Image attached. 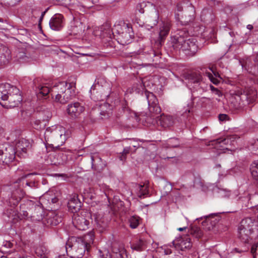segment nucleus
<instances>
[{
  "mask_svg": "<svg viewBox=\"0 0 258 258\" xmlns=\"http://www.w3.org/2000/svg\"><path fill=\"white\" fill-rule=\"evenodd\" d=\"M94 235L89 233L83 237H74L72 245L67 243L66 250L70 253L71 258H82L86 250H88L90 245L93 243Z\"/></svg>",
  "mask_w": 258,
  "mask_h": 258,
  "instance_id": "1",
  "label": "nucleus"
},
{
  "mask_svg": "<svg viewBox=\"0 0 258 258\" xmlns=\"http://www.w3.org/2000/svg\"><path fill=\"white\" fill-rule=\"evenodd\" d=\"M76 82H61L51 89V95L55 96V101L64 104L75 96Z\"/></svg>",
  "mask_w": 258,
  "mask_h": 258,
  "instance_id": "2",
  "label": "nucleus"
},
{
  "mask_svg": "<svg viewBox=\"0 0 258 258\" xmlns=\"http://www.w3.org/2000/svg\"><path fill=\"white\" fill-rule=\"evenodd\" d=\"M66 129L62 126H52L46 129L44 133L45 141L53 148H57L62 146L68 136Z\"/></svg>",
  "mask_w": 258,
  "mask_h": 258,
  "instance_id": "3",
  "label": "nucleus"
},
{
  "mask_svg": "<svg viewBox=\"0 0 258 258\" xmlns=\"http://www.w3.org/2000/svg\"><path fill=\"white\" fill-rule=\"evenodd\" d=\"M257 226V222L251 218L243 219L238 229V236L243 243H248L251 239V235Z\"/></svg>",
  "mask_w": 258,
  "mask_h": 258,
  "instance_id": "4",
  "label": "nucleus"
},
{
  "mask_svg": "<svg viewBox=\"0 0 258 258\" xmlns=\"http://www.w3.org/2000/svg\"><path fill=\"white\" fill-rule=\"evenodd\" d=\"M173 46L183 51H189L188 54H194L198 49V46L193 38L185 40L179 37L176 39V42Z\"/></svg>",
  "mask_w": 258,
  "mask_h": 258,
  "instance_id": "5",
  "label": "nucleus"
},
{
  "mask_svg": "<svg viewBox=\"0 0 258 258\" xmlns=\"http://www.w3.org/2000/svg\"><path fill=\"white\" fill-rule=\"evenodd\" d=\"M15 155V149L11 146L0 149V164L9 165L14 161Z\"/></svg>",
  "mask_w": 258,
  "mask_h": 258,
  "instance_id": "6",
  "label": "nucleus"
},
{
  "mask_svg": "<svg viewBox=\"0 0 258 258\" xmlns=\"http://www.w3.org/2000/svg\"><path fill=\"white\" fill-rule=\"evenodd\" d=\"M145 94L148 100L150 112L155 114H159L161 111V109L158 104V101L155 95L149 91H145Z\"/></svg>",
  "mask_w": 258,
  "mask_h": 258,
  "instance_id": "7",
  "label": "nucleus"
},
{
  "mask_svg": "<svg viewBox=\"0 0 258 258\" xmlns=\"http://www.w3.org/2000/svg\"><path fill=\"white\" fill-rule=\"evenodd\" d=\"M85 108L79 102H76L70 103L68 105L67 111L69 116L72 118H76L84 111Z\"/></svg>",
  "mask_w": 258,
  "mask_h": 258,
  "instance_id": "8",
  "label": "nucleus"
},
{
  "mask_svg": "<svg viewBox=\"0 0 258 258\" xmlns=\"http://www.w3.org/2000/svg\"><path fill=\"white\" fill-rule=\"evenodd\" d=\"M22 100V97L20 94L19 90L16 87L12 88L11 93L9 94L8 99V104L7 106L10 107H14L18 106Z\"/></svg>",
  "mask_w": 258,
  "mask_h": 258,
  "instance_id": "9",
  "label": "nucleus"
},
{
  "mask_svg": "<svg viewBox=\"0 0 258 258\" xmlns=\"http://www.w3.org/2000/svg\"><path fill=\"white\" fill-rule=\"evenodd\" d=\"M48 160H49L50 164L59 166L66 163L67 157L66 154L62 152H59V153L53 152L49 154L48 158Z\"/></svg>",
  "mask_w": 258,
  "mask_h": 258,
  "instance_id": "10",
  "label": "nucleus"
},
{
  "mask_svg": "<svg viewBox=\"0 0 258 258\" xmlns=\"http://www.w3.org/2000/svg\"><path fill=\"white\" fill-rule=\"evenodd\" d=\"M91 216L92 220L95 222L97 228L100 232H102L107 229L108 221L102 213H94Z\"/></svg>",
  "mask_w": 258,
  "mask_h": 258,
  "instance_id": "11",
  "label": "nucleus"
},
{
  "mask_svg": "<svg viewBox=\"0 0 258 258\" xmlns=\"http://www.w3.org/2000/svg\"><path fill=\"white\" fill-rule=\"evenodd\" d=\"M89 221L83 215L74 214L73 217V224L80 230H85L88 228Z\"/></svg>",
  "mask_w": 258,
  "mask_h": 258,
  "instance_id": "12",
  "label": "nucleus"
},
{
  "mask_svg": "<svg viewBox=\"0 0 258 258\" xmlns=\"http://www.w3.org/2000/svg\"><path fill=\"white\" fill-rule=\"evenodd\" d=\"M173 245L177 249L183 250L191 247L190 239L188 236L180 237L173 240L172 242Z\"/></svg>",
  "mask_w": 258,
  "mask_h": 258,
  "instance_id": "13",
  "label": "nucleus"
},
{
  "mask_svg": "<svg viewBox=\"0 0 258 258\" xmlns=\"http://www.w3.org/2000/svg\"><path fill=\"white\" fill-rule=\"evenodd\" d=\"M63 25L64 18L61 14H56L50 20L49 26L53 30L58 31L63 27Z\"/></svg>",
  "mask_w": 258,
  "mask_h": 258,
  "instance_id": "14",
  "label": "nucleus"
},
{
  "mask_svg": "<svg viewBox=\"0 0 258 258\" xmlns=\"http://www.w3.org/2000/svg\"><path fill=\"white\" fill-rule=\"evenodd\" d=\"M31 148V144L29 140L21 138L19 139L16 143V150L17 152L23 155L26 154L27 151Z\"/></svg>",
  "mask_w": 258,
  "mask_h": 258,
  "instance_id": "15",
  "label": "nucleus"
},
{
  "mask_svg": "<svg viewBox=\"0 0 258 258\" xmlns=\"http://www.w3.org/2000/svg\"><path fill=\"white\" fill-rule=\"evenodd\" d=\"M92 168L97 172L101 171L105 166L98 153H92L91 155Z\"/></svg>",
  "mask_w": 258,
  "mask_h": 258,
  "instance_id": "16",
  "label": "nucleus"
},
{
  "mask_svg": "<svg viewBox=\"0 0 258 258\" xmlns=\"http://www.w3.org/2000/svg\"><path fill=\"white\" fill-rule=\"evenodd\" d=\"M157 123L163 128H168L171 126L174 123L173 118L172 116L162 114L159 117H157Z\"/></svg>",
  "mask_w": 258,
  "mask_h": 258,
  "instance_id": "17",
  "label": "nucleus"
},
{
  "mask_svg": "<svg viewBox=\"0 0 258 258\" xmlns=\"http://www.w3.org/2000/svg\"><path fill=\"white\" fill-rule=\"evenodd\" d=\"M171 27V22L168 20L162 22L159 28V39L160 42L168 35Z\"/></svg>",
  "mask_w": 258,
  "mask_h": 258,
  "instance_id": "18",
  "label": "nucleus"
},
{
  "mask_svg": "<svg viewBox=\"0 0 258 258\" xmlns=\"http://www.w3.org/2000/svg\"><path fill=\"white\" fill-rule=\"evenodd\" d=\"M10 58V50L7 47L0 44V65L8 63Z\"/></svg>",
  "mask_w": 258,
  "mask_h": 258,
  "instance_id": "19",
  "label": "nucleus"
},
{
  "mask_svg": "<svg viewBox=\"0 0 258 258\" xmlns=\"http://www.w3.org/2000/svg\"><path fill=\"white\" fill-rule=\"evenodd\" d=\"M13 86L8 83L0 84V103L1 101H6L8 99L9 94L11 93Z\"/></svg>",
  "mask_w": 258,
  "mask_h": 258,
  "instance_id": "20",
  "label": "nucleus"
},
{
  "mask_svg": "<svg viewBox=\"0 0 258 258\" xmlns=\"http://www.w3.org/2000/svg\"><path fill=\"white\" fill-rule=\"evenodd\" d=\"M134 36V32L132 27L130 26L127 29L124 31L122 33L119 35V39L121 42L124 44H129L131 42Z\"/></svg>",
  "mask_w": 258,
  "mask_h": 258,
  "instance_id": "21",
  "label": "nucleus"
},
{
  "mask_svg": "<svg viewBox=\"0 0 258 258\" xmlns=\"http://www.w3.org/2000/svg\"><path fill=\"white\" fill-rule=\"evenodd\" d=\"M101 90L102 88L99 85H93L90 90L92 99L95 101L102 100L103 96Z\"/></svg>",
  "mask_w": 258,
  "mask_h": 258,
  "instance_id": "22",
  "label": "nucleus"
},
{
  "mask_svg": "<svg viewBox=\"0 0 258 258\" xmlns=\"http://www.w3.org/2000/svg\"><path fill=\"white\" fill-rule=\"evenodd\" d=\"M84 27L80 20H74L72 22L71 31L74 35H78L82 33L84 31Z\"/></svg>",
  "mask_w": 258,
  "mask_h": 258,
  "instance_id": "23",
  "label": "nucleus"
},
{
  "mask_svg": "<svg viewBox=\"0 0 258 258\" xmlns=\"http://www.w3.org/2000/svg\"><path fill=\"white\" fill-rule=\"evenodd\" d=\"M185 79L188 80L189 82L194 84L201 85V83L203 82V78L201 75L196 72L186 74Z\"/></svg>",
  "mask_w": 258,
  "mask_h": 258,
  "instance_id": "24",
  "label": "nucleus"
},
{
  "mask_svg": "<svg viewBox=\"0 0 258 258\" xmlns=\"http://www.w3.org/2000/svg\"><path fill=\"white\" fill-rule=\"evenodd\" d=\"M69 210L75 214L81 208V202L77 198H71L68 203Z\"/></svg>",
  "mask_w": 258,
  "mask_h": 258,
  "instance_id": "25",
  "label": "nucleus"
},
{
  "mask_svg": "<svg viewBox=\"0 0 258 258\" xmlns=\"http://www.w3.org/2000/svg\"><path fill=\"white\" fill-rule=\"evenodd\" d=\"M130 26V24L125 23L124 22H120L117 24H115L112 28L113 33H116L119 36L123 33V32L127 29V28Z\"/></svg>",
  "mask_w": 258,
  "mask_h": 258,
  "instance_id": "26",
  "label": "nucleus"
},
{
  "mask_svg": "<svg viewBox=\"0 0 258 258\" xmlns=\"http://www.w3.org/2000/svg\"><path fill=\"white\" fill-rule=\"evenodd\" d=\"M145 246V241L141 238L135 240L131 245V248L137 251L144 250Z\"/></svg>",
  "mask_w": 258,
  "mask_h": 258,
  "instance_id": "27",
  "label": "nucleus"
},
{
  "mask_svg": "<svg viewBox=\"0 0 258 258\" xmlns=\"http://www.w3.org/2000/svg\"><path fill=\"white\" fill-rule=\"evenodd\" d=\"M141 218L137 215H133L128 217V223L132 229L137 228L141 222Z\"/></svg>",
  "mask_w": 258,
  "mask_h": 258,
  "instance_id": "28",
  "label": "nucleus"
},
{
  "mask_svg": "<svg viewBox=\"0 0 258 258\" xmlns=\"http://www.w3.org/2000/svg\"><path fill=\"white\" fill-rule=\"evenodd\" d=\"M36 256L40 258H48L47 249L45 247L40 245L35 249Z\"/></svg>",
  "mask_w": 258,
  "mask_h": 258,
  "instance_id": "29",
  "label": "nucleus"
},
{
  "mask_svg": "<svg viewBox=\"0 0 258 258\" xmlns=\"http://www.w3.org/2000/svg\"><path fill=\"white\" fill-rule=\"evenodd\" d=\"M137 190H138V195L140 198H144L145 196L148 195L149 189L147 186L144 185L138 184Z\"/></svg>",
  "mask_w": 258,
  "mask_h": 258,
  "instance_id": "30",
  "label": "nucleus"
},
{
  "mask_svg": "<svg viewBox=\"0 0 258 258\" xmlns=\"http://www.w3.org/2000/svg\"><path fill=\"white\" fill-rule=\"evenodd\" d=\"M19 190H17L13 192L12 197L9 199L10 203H13L14 205H16L21 201L22 198L24 196V193L21 191V194L17 196V194L19 192Z\"/></svg>",
  "mask_w": 258,
  "mask_h": 258,
  "instance_id": "31",
  "label": "nucleus"
},
{
  "mask_svg": "<svg viewBox=\"0 0 258 258\" xmlns=\"http://www.w3.org/2000/svg\"><path fill=\"white\" fill-rule=\"evenodd\" d=\"M38 88L37 97L38 98L46 96L50 92L49 88L46 85H40Z\"/></svg>",
  "mask_w": 258,
  "mask_h": 258,
  "instance_id": "32",
  "label": "nucleus"
},
{
  "mask_svg": "<svg viewBox=\"0 0 258 258\" xmlns=\"http://www.w3.org/2000/svg\"><path fill=\"white\" fill-rule=\"evenodd\" d=\"M112 251L115 254L116 258H127L126 251L123 247L118 249H112Z\"/></svg>",
  "mask_w": 258,
  "mask_h": 258,
  "instance_id": "33",
  "label": "nucleus"
},
{
  "mask_svg": "<svg viewBox=\"0 0 258 258\" xmlns=\"http://www.w3.org/2000/svg\"><path fill=\"white\" fill-rule=\"evenodd\" d=\"M250 170L252 177L258 181V161H254L251 164Z\"/></svg>",
  "mask_w": 258,
  "mask_h": 258,
  "instance_id": "34",
  "label": "nucleus"
},
{
  "mask_svg": "<svg viewBox=\"0 0 258 258\" xmlns=\"http://www.w3.org/2000/svg\"><path fill=\"white\" fill-rule=\"evenodd\" d=\"M18 61L20 63L28 62L30 58L24 52H19L16 55Z\"/></svg>",
  "mask_w": 258,
  "mask_h": 258,
  "instance_id": "35",
  "label": "nucleus"
},
{
  "mask_svg": "<svg viewBox=\"0 0 258 258\" xmlns=\"http://www.w3.org/2000/svg\"><path fill=\"white\" fill-rule=\"evenodd\" d=\"M216 220L212 221L210 218H207L205 221L202 222V225L207 230H212L215 226Z\"/></svg>",
  "mask_w": 258,
  "mask_h": 258,
  "instance_id": "36",
  "label": "nucleus"
},
{
  "mask_svg": "<svg viewBox=\"0 0 258 258\" xmlns=\"http://www.w3.org/2000/svg\"><path fill=\"white\" fill-rule=\"evenodd\" d=\"M159 18V13L157 11L155 10L153 14V15L151 16L149 19V22L152 23V26H151L152 28L154 26H156L158 23Z\"/></svg>",
  "mask_w": 258,
  "mask_h": 258,
  "instance_id": "37",
  "label": "nucleus"
},
{
  "mask_svg": "<svg viewBox=\"0 0 258 258\" xmlns=\"http://www.w3.org/2000/svg\"><path fill=\"white\" fill-rule=\"evenodd\" d=\"M190 233L197 238H200L203 235L202 230L198 227H193L191 229Z\"/></svg>",
  "mask_w": 258,
  "mask_h": 258,
  "instance_id": "38",
  "label": "nucleus"
},
{
  "mask_svg": "<svg viewBox=\"0 0 258 258\" xmlns=\"http://www.w3.org/2000/svg\"><path fill=\"white\" fill-rule=\"evenodd\" d=\"M167 145L169 148H177L179 146V141L177 139H171L168 141Z\"/></svg>",
  "mask_w": 258,
  "mask_h": 258,
  "instance_id": "39",
  "label": "nucleus"
},
{
  "mask_svg": "<svg viewBox=\"0 0 258 258\" xmlns=\"http://www.w3.org/2000/svg\"><path fill=\"white\" fill-rule=\"evenodd\" d=\"M206 75L209 78V80L215 85H218L220 81L218 79L214 77L213 75L210 72H205Z\"/></svg>",
  "mask_w": 258,
  "mask_h": 258,
  "instance_id": "40",
  "label": "nucleus"
},
{
  "mask_svg": "<svg viewBox=\"0 0 258 258\" xmlns=\"http://www.w3.org/2000/svg\"><path fill=\"white\" fill-rule=\"evenodd\" d=\"M99 253L100 258H111V255L107 249L99 250Z\"/></svg>",
  "mask_w": 258,
  "mask_h": 258,
  "instance_id": "41",
  "label": "nucleus"
},
{
  "mask_svg": "<svg viewBox=\"0 0 258 258\" xmlns=\"http://www.w3.org/2000/svg\"><path fill=\"white\" fill-rule=\"evenodd\" d=\"M251 253L252 254L253 258L256 257V254L258 255V242L252 245Z\"/></svg>",
  "mask_w": 258,
  "mask_h": 258,
  "instance_id": "42",
  "label": "nucleus"
},
{
  "mask_svg": "<svg viewBox=\"0 0 258 258\" xmlns=\"http://www.w3.org/2000/svg\"><path fill=\"white\" fill-rule=\"evenodd\" d=\"M131 150V147H126L124 149L121 156L120 157V159L121 161H124L126 159V155L128 154Z\"/></svg>",
  "mask_w": 258,
  "mask_h": 258,
  "instance_id": "43",
  "label": "nucleus"
},
{
  "mask_svg": "<svg viewBox=\"0 0 258 258\" xmlns=\"http://www.w3.org/2000/svg\"><path fill=\"white\" fill-rule=\"evenodd\" d=\"M61 221L60 218L59 219H55L54 218H49L48 220V223H50V225L52 226H56Z\"/></svg>",
  "mask_w": 258,
  "mask_h": 258,
  "instance_id": "44",
  "label": "nucleus"
},
{
  "mask_svg": "<svg viewBox=\"0 0 258 258\" xmlns=\"http://www.w3.org/2000/svg\"><path fill=\"white\" fill-rule=\"evenodd\" d=\"M35 211H36V217H37L36 219V220H39L42 216V210L40 207L37 206L35 208Z\"/></svg>",
  "mask_w": 258,
  "mask_h": 258,
  "instance_id": "45",
  "label": "nucleus"
},
{
  "mask_svg": "<svg viewBox=\"0 0 258 258\" xmlns=\"http://www.w3.org/2000/svg\"><path fill=\"white\" fill-rule=\"evenodd\" d=\"M9 6L14 7L18 5L22 0H6Z\"/></svg>",
  "mask_w": 258,
  "mask_h": 258,
  "instance_id": "46",
  "label": "nucleus"
},
{
  "mask_svg": "<svg viewBox=\"0 0 258 258\" xmlns=\"http://www.w3.org/2000/svg\"><path fill=\"white\" fill-rule=\"evenodd\" d=\"M210 88L211 91L215 93L216 95H218L219 97H220L222 96V94L221 92L217 88H215L212 85H210Z\"/></svg>",
  "mask_w": 258,
  "mask_h": 258,
  "instance_id": "47",
  "label": "nucleus"
},
{
  "mask_svg": "<svg viewBox=\"0 0 258 258\" xmlns=\"http://www.w3.org/2000/svg\"><path fill=\"white\" fill-rule=\"evenodd\" d=\"M219 119L221 121H226L229 119V117L227 114H220L218 116Z\"/></svg>",
  "mask_w": 258,
  "mask_h": 258,
  "instance_id": "48",
  "label": "nucleus"
},
{
  "mask_svg": "<svg viewBox=\"0 0 258 258\" xmlns=\"http://www.w3.org/2000/svg\"><path fill=\"white\" fill-rule=\"evenodd\" d=\"M25 185L30 187H35V183L34 181H28V180L25 181Z\"/></svg>",
  "mask_w": 258,
  "mask_h": 258,
  "instance_id": "49",
  "label": "nucleus"
},
{
  "mask_svg": "<svg viewBox=\"0 0 258 258\" xmlns=\"http://www.w3.org/2000/svg\"><path fill=\"white\" fill-rule=\"evenodd\" d=\"M13 246V243L10 241H6L4 242L3 247L6 248H11Z\"/></svg>",
  "mask_w": 258,
  "mask_h": 258,
  "instance_id": "50",
  "label": "nucleus"
},
{
  "mask_svg": "<svg viewBox=\"0 0 258 258\" xmlns=\"http://www.w3.org/2000/svg\"><path fill=\"white\" fill-rule=\"evenodd\" d=\"M121 109L124 113H128L129 109H128L126 103H124L122 105Z\"/></svg>",
  "mask_w": 258,
  "mask_h": 258,
  "instance_id": "51",
  "label": "nucleus"
},
{
  "mask_svg": "<svg viewBox=\"0 0 258 258\" xmlns=\"http://www.w3.org/2000/svg\"><path fill=\"white\" fill-rule=\"evenodd\" d=\"M176 11L178 12H180L183 11V7L181 3H178L176 5Z\"/></svg>",
  "mask_w": 258,
  "mask_h": 258,
  "instance_id": "52",
  "label": "nucleus"
},
{
  "mask_svg": "<svg viewBox=\"0 0 258 258\" xmlns=\"http://www.w3.org/2000/svg\"><path fill=\"white\" fill-rule=\"evenodd\" d=\"M32 175H33L32 173L25 174V175H23L21 178L18 179L17 182L20 183L21 182V180H22L29 176H31Z\"/></svg>",
  "mask_w": 258,
  "mask_h": 258,
  "instance_id": "53",
  "label": "nucleus"
},
{
  "mask_svg": "<svg viewBox=\"0 0 258 258\" xmlns=\"http://www.w3.org/2000/svg\"><path fill=\"white\" fill-rule=\"evenodd\" d=\"M141 7V4H139L137 5V8L140 13L143 14L144 13V10L143 8H142Z\"/></svg>",
  "mask_w": 258,
  "mask_h": 258,
  "instance_id": "54",
  "label": "nucleus"
},
{
  "mask_svg": "<svg viewBox=\"0 0 258 258\" xmlns=\"http://www.w3.org/2000/svg\"><path fill=\"white\" fill-rule=\"evenodd\" d=\"M210 70L212 71V72H213V73L214 74V77H216V78H219L220 79H222L220 76V75L218 73V72H214V71L213 70V68H209Z\"/></svg>",
  "mask_w": 258,
  "mask_h": 258,
  "instance_id": "55",
  "label": "nucleus"
},
{
  "mask_svg": "<svg viewBox=\"0 0 258 258\" xmlns=\"http://www.w3.org/2000/svg\"><path fill=\"white\" fill-rule=\"evenodd\" d=\"M190 111V109L188 108L187 109L185 110L182 115H183L184 117H187V114L189 113Z\"/></svg>",
  "mask_w": 258,
  "mask_h": 258,
  "instance_id": "56",
  "label": "nucleus"
},
{
  "mask_svg": "<svg viewBox=\"0 0 258 258\" xmlns=\"http://www.w3.org/2000/svg\"><path fill=\"white\" fill-rule=\"evenodd\" d=\"M229 141V139H224L221 140V141H219V143H223V144H228Z\"/></svg>",
  "mask_w": 258,
  "mask_h": 258,
  "instance_id": "57",
  "label": "nucleus"
},
{
  "mask_svg": "<svg viewBox=\"0 0 258 258\" xmlns=\"http://www.w3.org/2000/svg\"><path fill=\"white\" fill-rule=\"evenodd\" d=\"M246 27H247V28L248 29H249V30H252V29H253V26H252V25H250V24L247 25Z\"/></svg>",
  "mask_w": 258,
  "mask_h": 258,
  "instance_id": "58",
  "label": "nucleus"
},
{
  "mask_svg": "<svg viewBox=\"0 0 258 258\" xmlns=\"http://www.w3.org/2000/svg\"><path fill=\"white\" fill-rule=\"evenodd\" d=\"M186 229V227L178 228V230L179 231H182Z\"/></svg>",
  "mask_w": 258,
  "mask_h": 258,
  "instance_id": "59",
  "label": "nucleus"
},
{
  "mask_svg": "<svg viewBox=\"0 0 258 258\" xmlns=\"http://www.w3.org/2000/svg\"><path fill=\"white\" fill-rule=\"evenodd\" d=\"M165 252L166 254H169L171 253V251L170 249L166 250L165 251Z\"/></svg>",
  "mask_w": 258,
  "mask_h": 258,
  "instance_id": "60",
  "label": "nucleus"
},
{
  "mask_svg": "<svg viewBox=\"0 0 258 258\" xmlns=\"http://www.w3.org/2000/svg\"><path fill=\"white\" fill-rule=\"evenodd\" d=\"M254 61L258 63V53L256 54V56L254 59Z\"/></svg>",
  "mask_w": 258,
  "mask_h": 258,
  "instance_id": "61",
  "label": "nucleus"
},
{
  "mask_svg": "<svg viewBox=\"0 0 258 258\" xmlns=\"http://www.w3.org/2000/svg\"><path fill=\"white\" fill-rule=\"evenodd\" d=\"M193 20H194V17H193V16H192V17H190L188 21H187V22L192 21Z\"/></svg>",
  "mask_w": 258,
  "mask_h": 258,
  "instance_id": "62",
  "label": "nucleus"
},
{
  "mask_svg": "<svg viewBox=\"0 0 258 258\" xmlns=\"http://www.w3.org/2000/svg\"><path fill=\"white\" fill-rule=\"evenodd\" d=\"M100 114L101 115L105 116V113L104 111H102V112H100Z\"/></svg>",
  "mask_w": 258,
  "mask_h": 258,
  "instance_id": "63",
  "label": "nucleus"
},
{
  "mask_svg": "<svg viewBox=\"0 0 258 258\" xmlns=\"http://www.w3.org/2000/svg\"><path fill=\"white\" fill-rule=\"evenodd\" d=\"M234 250L236 251L237 252H241V251H238L237 248H235Z\"/></svg>",
  "mask_w": 258,
  "mask_h": 258,
  "instance_id": "64",
  "label": "nucleus"
}]
</instances>
